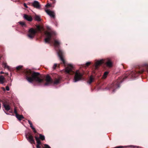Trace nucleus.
I'll use <instances>...</instances> for the list:
<instances>
[{"mask_svg": "<svg viewBox=\"0 0 148 148\" xmlns=\"http://www.w3.org/2000/svg\"><path fill=\"white\" fill-rule=\"evenodd\" d=\"M144 71H132L131 72H127L124 76L119 77L116 81L114 82L112 84L108 86L107 87V89L112 90V92H114L116 89L119 88L120 84L126 78L130 79H134L138 75L142 73Z\"/></svg>", "mask_w": 148, "mask_h": 148, "instance_id": "obj_1", "label": "nucleus"}, {"mask_svg": "<svg viewBox=\"0 0 148 148\" xmlns=\"http://www.w3.org/2000/svg\"><path fill=\"white\" fill-rule=\"evenodd\" d=\"M24 72L25 78L29 82H35L39 85L44 83L43 77L39 73L30 69L26 70Z\"/></svg>", "mask_w": 148, "mask_h": 148, "instance_id": "obj_2", "label": "nucleus"}, {"mask_svg": "<svg viewBox=\"0 0 148 148\" xmlns=\"http://www.w3.org/2000/svg\"><path fill=\"white\" fill-rule=\"evenodd\" d=\"M65 72L67 74L72 75L75 73L73 81L76 82L81 80L82 78L83 74L78 72V71L75 73L73 71V67L72 65L68 64L67 66L65 68Z\"/></svg>", "mask_w": 148, "mask_h": 148, "instance_id": "obj_3", "label": "nucleus"}, {"mask_svg": "<svg viewBox=\"0 0 148 148\" xmlns=\"http://www.w3.org/2000/svg\"><path fill=\"white\" fill-rule=\"evenodd\" d=\"M60 42L57 40H54V45L55 47L58 49V54L60 60L62 62L64 66H66L67 64L63 58V52L62 50L59 49Z\"/></svg>", "mask_w": 148, "mask_h": 148, "instance_id": "obj_4", "label": "nucleus"}, {"mask_svg": "<svg viewBox=\"0 0 148 148\" xmlns=\"http://www.w3.org/2000/svg\"><path fill=\"white\" fill-rule=\"evenodd\" d=\"M54 34L53 32H46L45 33L46 38L45 39V41L46 43H49L51 40L52 35Z\"/></svg>", "mask_w": 148, "mask_h": 148, "instance_id": "obj_5", "label": "nucleus"}, {"mask_svg": "<svg viewBox=\"0 0 148 148\" xmlns=\"http://www.w3.org/2000/svg\"><path fill=\"white\" fill-rule=\"evenodd\" d=\"M25 137L27 140L31 144H35V141L32 133L28 132L25 134Z\"/></svg>", "mask_w": 148, "mask_h": 148, "instance_id": "obj_6", "label": "nucleus"}, {"mask_svg": "<svg viewBox=\"0 0 148 148\" xmlns=\"http://www.w3.org/2000/svg\"><path fill=\"white\" fill-rule=\"evenodd\" d=\"M37 32V31L34 28L30 29L28 31L27 34L28 37L30 39H33L34 37Z\"/></svg>", "mask_w": 148, "mask_h": 148, "instance_id": "obj_7", "label": "nucleus"}, {"mask_svg": "<svg viewBox=\"0 0 148 148\" xmlns=\"http://www.w3.org/2000/svg\"><path fill=\"white\" fill-rule=\"evenodd\" d=\"M45 81L46 82L44 84L45 86L51 84L53 82V80L51 78L50 76L49 75H47L46 76Z\"/></svg>", "mask_w": 148, "mask_h": 148, "instance_id": "obj_8", "label": "nucleus"}, {"mask_svg": "<svg viewBox=\"0 0 148 148\" xmlns=\"http://www.w3.org/2000/svg\"><path fill=\"white\" fill-rule=\"evenodd\" d=\"M0 102H2L3 103V106L6 110L8 111L10 109V106L7 101L4 102L2 100H0Z\"/></svg>", "mask_w": 148, "mask_h": 148, "instance_id": "obj_9", "label": "nucleus"}, {"mask_svg": "<svg viewBox=\"0 0 148 148\" xmlns=\"http://www.w3.org/2000/svg\"><path fill=\"white\" fill-rule=\"evenodd\" d=\"M45 11L51 17L54 18L55 15L54 12L50 10H45Z\"/></svg>", "mask_w": 148, "mask_h": 148, "instance_id": "obj_10", "label": "nucleus"}, {"mask_svg": "<svg viewBox=\"0 0 148 148\" xmlns=\"http://www.w3.org/2000/svg\"><path fill=\"white\" fill-rule=\"evenodd\" d=\"M103 61L102 60H101L97 61L95 63V69L96 70L98 69L99 66L101 65L102 64H103Z\"/></svg>", "mask_w": 148, "mask_h": 148, "instance_id": "obj_11", "label": "nucleus"}, {"mask_svg": "<svg viewBox=\"0 0 148 148\" xmlns=\"http://www.w3.org/2000/svg\"><path fill=\"white\" fill-rule=\"evenodd\" d=\"M32 5L34 8L37 9H40V5L38 1H35L32 4Z\"/></svg>", "mask_w": 148, "mask_h": 148, "instance_id": "obj_12", "label": "nucleus"}, {"mask_svg": "<svg viewBox=\"0 0 148 148\" xmlns=\"http://www.w3.org/2000/svg\"><path fill=\"white\" fill-rule=\"evenodd\" d=\"M23 18L26 20L30 22L32 21L33 19L31 16L28 15L26 14H24Z\"/></svg>", "mask_w": 148, "mask_h": 148, "instance_id": "obj_13", "label": "nucleus"}, {"mask_svg": "<svg viewBox=\"0 0 148 148\" xmlns=\"http://www.w3.org/2000/svg\"><path fill=\"white\" fill-rule=\"evenodd\" d=\"M6 81L5 80V77L2 75H0V84H3L6 82Z\"/></svg>", "mask_w": 148, "mask_h": 148, "instance_id": "obj_14", "label": "nucleus"}, {"mask_svg": "<svg viewBox=\"0 0 148 148\" xmlns=\"http://www.w3.org/2000/svg\"><path fill=\"white\" fill-rule=\"evenodd\" d=\"M107 66L109 67H111L112 66V63L110 60H108L106 63Z\"/></svg>", "mask_w": 148, "mask_h": 148, "instance_id": "obj_15", "label": "nucleus"}, {"mask_svg": "<svg viewBox=\"0 0 148 148\" xmlns=\"http://www.w3.org/2000/svg\"><path fill=\"white\" fill-rule=\"evenodd\" d=\"M61 79V77H58V79H56L53 83L54 84H58L60 82V80Z\"/></svg>", "mask_w": 148, "mask_h": 148, "instance_id": "obj_16", "label": "nucleus"}, {"mask_svg": "<svg viewBox=\"0 0 148 148\" xmlns=\"http://www.w3.org/2000/svg\"><path fill=\"white\" fill-rule=\"evenodd\" d=\"M94 78L93 77L92 75H91L90 77L89 80L88 81V82L89 84H90L93 81Z\"/></svg>", "mask_w": 148, "mask_h": 148, "instance_id": "obj_17", "label": "nucleus"}, {"mask_svg": "<svg viewBox=\"0 0 148 148\" xmlns=\"http://www.w3.org/2000/svg\"><path fill=\"white\" fill-rule=\"evenodd\" d=\"M35 138L37 144L41 145V142L39 138H38L36 136H35Z\"/></svg>", "mask_w": 148, "mask_h": 148, "instance_id": "obj_18", "label": "nucleus"}, {"mask_svg": "<svg viewBox=\"0 0 148 148\" xmlns=\"http://www.w3.org/2000/svg\"><path fill=\"white\" fill-rule=\"evenodd\" d=\"M16 117L19 120H21L22 119H23L24 118L23 115H19L18 114L16 116Z\"/></svg>", "mask_w": 148, "mask_h": 148, "instance_id": "obj_19", "label": "nucleus"}, {"mask_svg": "<svg viewBox=\"0 0 148 148\" xmlns=\"http://www.w3.org/2000/svg\"><path fill=\"white\" fill-rule=\"evenodd\" d=\"M36 21H40L41 19L40 16L38 15H36L34 17Z\"/></svg>", "mask_w": 148, "mask_h": 148, "instance_id": "obj_20", "label": "nucleus"}, {"mask_svg": "<svg viewBox=\"0 0 148 148\" xmlns=\"http://www.w3.org/2000/svg\"><path fill=\"white\" fill-rule=\"evenodd\" d=\"M2 65L4 67V68H7L8 69H9V67L7 66V63L5 62H3L2 63Z\"/></svg>", "mask_w": 148, "mask_h": 148, "instance_id": "obj_21", "label": "nucleus"}, {"mask_svg": "<svg viewBox=\"0 0 148 148\" xmlns=\"http://www.w3.org/2000/svg\"><path fill=\"white\" fill-rule=\"evenodd\" d=\"M39 138L40 139L42 140H45V137L44 136L42 135L41 134H39Z\"/></svg>", "mask_w": 148, "mask_h": 148, "instance_id": "obj_22", "label": "nucleus"}, {"mask_svg": "<svg viewBox=\"0 0 148 148\" xmlns=\"http://www.w3.org/2000/svg\"><path fill=\"white\" fill-rule=\"evenodd\" d=\"M108 74V72L107 71L105 72L103 76V79H105L107 77V75Z\"/></svg>", "mask_w": 148, "mask_h": 148, "instance_id": "obj_23", "label": "nucleus"}, {"mask_svg": "<svg viewBox=\"0 0 148 148\" xmlns=\"http://www.w3.org/2000/svg\"><path fill=\"white\" fill-rule=\"evenodd\" d=\"M19 23L23 27L26 26V25L25 23L24 22H22L21 21H20V22H19Z\"/></svg>", "mask_w": 148, "mask_h": 148, "instance_id": "obj_24", "label": "nucleus"}, {"mask_svg": "<svg viewBox=\"0 0 148 148\" xmlns=\"http://www.w3.org/2000/svg\"><path fill=\"white\" fill-rule=\"evenodd\" d=\"M36 27L37 28V29L38 30V31H40L41 29V27L40 25H36Z\"/></svg>", "mask_w": 148, "mask_h": 148, "instance_id": "obj_25", "label": "nucleus"}, {"mask_svg": "<svg viewBox=\"0 0 148 148\" xmlns=\"http://www.w3.org/2000/svg\"><path fill=\"white\" fill-rule=\"evenodd\" d=\"M23 67L22 66H19L16 67V69L17 71H19Z\"/></svg>", "mask_w": 148, "mask_h": 148, "instance_id": "obj_26", "label": "nucleus"}, {"mask_svg": "<svg viewBox=\"0 0 148 148\" xmlns=\"http://www.w3.org/2000/svg\"><path fill=\"white\" fill-rule=\"evenodd\" d=\"M14 113L15 114L16 116H17L18 114L17 113V112L16 110V108L15 107L14 108Z\"/></svg>", "mask_w": 148, "mask_h": 148, "instance_id": "obj_27", "label": "nucleus"}, {"mask_svg": "<svg viewBox=\"0 0 148 148\" xmlns=\"http://www.w3.org/2000/svg\"><path fill=\"white\" fill-rule=\"evenodd\" d=\"M45 147L43 148H51L48 145L45 144L44 145Z\"/></svg>", "mask_w": 148, "mask_h": 148, "instance_id": "obj_28", "label": "nucleus"}, {"mask_svg": "<svg viewBox=\"0 0 148 148\" xmlns=\"http://www.w3.org/2000/svg\"><path fill=\"white\" fill-rule=\"evenodd\" d=\"M57 66V64H54L53 66V69H56Z\"/></svg>", "mask_w": 148, "mask_h": 148, "instance_id": "obj_29", "label": "nucleus"}, {"mask_svg": "<svg viewBox=\"0 0 148 148\" xmlns=\"http://www.w3.org/2000/svg\"><path fill=\"white\" fill-rule=\"evenodd\" d=\"M90 64H91V63L90 62H87L86 64V66H88Z\"/></svg>", "mask_w": 148, "mask_h": 148, "instance_id": "obj_30", "label": "nucleus"}, {"mask_svg": "<svg viewBox=\"0 0 148 148\" xmlns=\"http://www.w3.org/2000/svg\"><path fill=\"white\" fill-rule=\"evenodd\" d=\"M32 129L33 130V132L34 133L38 134V133L37 132L34 127L32 128Z\"/></svg>", "mask_w": 148, "mask_h": 148, "instance_id": "obj_31", "label": "nucleus"}, {"mask_svg": "<svg viewBox=\"0 0 148 148\" xmlns=\"http://www.w3.org/2000/svg\"><path fill=\"white\" fill-rule=\"evenodd\" d=\"M6 89L7 91H9L10 90L8 86H7L6 87Z\"/></svg>", "mask_w": 148, "mask_h": 148, "instance_id": "obj_32", "label": "nucleus"}, {"mask_svg": "<svg viewBox=\"0 0 148 148\" xmlns=\"http://www.w3.org/2000/svg\"><path fill=\"white\" fill-rule=\"evenodd\" d=\"M40 145L37 144L36 145V147L37 148H40Z\"/></svg>", "mask_w": 148, "mask_h": 148, "instance_id": "obj_33", "label": "nucleus"}, {"mask_svg": "<svg viewBox=\"0 0 148 148\" xmlns=\"http://www.w3.org/2000/svg\"><path fill=\"white\" fill-rule=\"evenodd\" d=\"M51 6V5L49 3H48L46 5V7H50Z\"/></svg>", "mask_w": 148, "mask_h": 148, "instance_id": "obj_34", "label": "nucleus"}, {"mask_svg": "<svg viewBox=\"0 0 148 148\" xmlns=\"http://www.w3.org/2000/svg\"><path fill=\"white\" fill-rule=\"evenodd\" d=\"M24 5L25 8H28L27 6V5L25 3H24Z\"/></svg>", "mask_w": 148, "mask_h": 148, "instance_id": "obj_35", "label": "nucleus"}, {"mask_svg": "<svg viewBox=\"0 0 148 148\" xmlns=\"http://www.w3.org/2000/svg\"><path fill=\"white\" fill-rule=\"evenodd\" d=\"M28 122L29 124H30L32 123V122L29 120H28Z\"/></svg>", "mask_w": 148, "mask_h": 148, "instance_id": "obj_36", "label": "nucleus"}, {"mask_svg": "<svg viewBox=\"0 0 148 148\" xmlns=\"http://www.w3.org/2000/svg\"><path fill=\"white\" fill-rule=\"evenodd\" d=\"M2 89L4 91H5V89L4 88L2 87Z\"/></svg>", "mask_w": 148, "mask_h": 148, "instance_id": "obj_37", "label": "nucleus"}, {"mask_svg": "<svg viewBox=\"0 0 148 148\" xmlns=\"http://www.w3.org/2000/svg\"><path fill=\"white\" fill-rule=\"evenodd\" d=\"M30 127L32 128H32H34V127H33V125H30Z\"/></svg>", "mask_w": 148, "mask_h": 148, "instance_id": "obj_38", "label": "nucleus"}, {"mask_svg": "<svg viewBox=\"0 0 148 148\" xmlns=\"http://www.w3.org/2000/svg\"><path fill=\"white\" fill-rule=\"evenodd\" d=\"M0 73H1V74H3V73H3V71H1V72H0Z\"/></svg>", "mask_w": 148, "mask_h": 148, "instance_id": "obj_39", "label": "nucleus"}, {"mask_svg": "<svg viewBox=\"0 0 148 148\" xmlns=\"http://www.w3.org/2000/svg\"><path fill=\"white\" fill-rule=\"evenodd\" d=\"M47 29L48 30H50V28L48 27H47Z\"/></svg>", "mask_w": 148, "mask_h": 148, "instance_id": "obj_40", "label": "nucleus"}, {"mask_svg": "<svg viewBox=\"0 0 148 148\" xmlns=\"http://www.w3.org/2000/svg\"><path fill=\"white\" fill-rule=\"evenodd\" d=\"M30 125H30H32V123H30V124H29Z\"/></svg>", "mask_w": 148, "mask_h": 148, "instance_id": "obj_41", "label": "nucleus"}, {"mask_svg": "<svg viewBox=\"0 0 148 148\" xmlns=\"http://www.w3.org/2000/svg\"><path fill=\"white\" fill-rule=\"evenodd\" d=\"M1 103H0V109H1Z\"/></svg>", "mask_w": 148, "mask_h": 148, "instance_id": "obj_42", "label": "nucleus"}, {"mask_svg": "<svg viewBox=\"0 0 148 148\" xmlns=\"http://www.w3.org/2000/svg\"><path fill=\"white\" fill-rule=\"evenodd\" d=\"M147 73H148V69H147Z\"/></svg>", "mask_w": 148, "mask_h": 148, "instance_id": "obj_43", "label": "nucleus"}, {"mask_svg": "<svg viewBox=\"0 0 148 148\" xmlns=\"http://www.w3.org/2000/svg\"><path fill=\"white\" fill-rule=\"evenodd\" d=\"M10 112L12 113V111H10Z\"/></svg>", "mask_w": 148, "mask_h": 148, "instance_id": "obj_44", "label": "nucleus"}, {"mask_svg": "<svg viewBox=\"0 0 148 148\" xmlns=\"http://www.w3.org/2000/svg\"><path fill=\"white\" fill-rule=\"evenodd\" d=\"M6 114H9V113H6Z\"/></svg>", "mask_w": 148, "mask_h": 148, "instance_id": "obj_45", "label": "nucleus"}]
</instances>
